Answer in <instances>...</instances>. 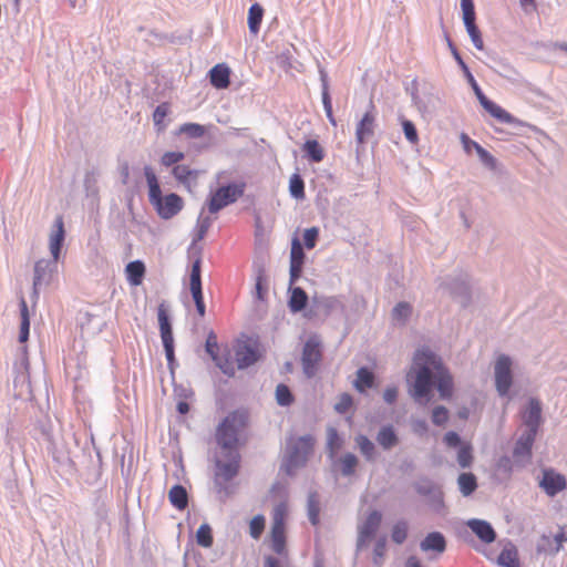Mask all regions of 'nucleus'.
Instances as JSON below:
<instances>
[{
    "instance_id": "obj_5",
    "label": "nucleus",
    "mask_w": 567,
    "mask_h": 567,
    "mask_svg": "<svg viewBox=\"0 0 567 567\" xmlns=\"http://www.w3.org/2000/svg\"><path fill=\"white\" fill-rule=\"evenodd\" d=\"M315 447V437L310 434L290 439L281 463V471L293 476L299 468L307 465Z\"/></svg>"
},
{
    "instance_id": "obj_38",
    "label": "nucleus",
    "mask_w": 567,
    "mask_h": 567,
    "mask_svg": "<svg viewBox=\"0 0 567 567\" xmlns=\"http://www.w3.org/2000/svg\"><path fill=\"white\" fill-rule=\"evenodd\" d=\"M497 563L502 567H519L516 547L512 544L505 546L498 555Z\"/></svg>"
},
{
    "instance_id": "obj_30",
    "label": "nucleus",
    "mask_w": 567,
    "mask_h": 567,
    "mask_svg": "<svg viewBox=\"0 0 567 567\" xmlns=\"http://www.w3.org/2000/svg\"><path fill=\"white\" fill-rule=\"evenodd\" d=\"M168 501L176 509L184 511L189 501L187 489L181 484L173 485L168 492Z\"/></svg>"
},
{
    "instance_id": "obj_32",
    "label": "nucleus",
    "mask_w": 567,
    "mask_h": 567,
    "mask_svg": "<svg viewBox=\"0 0 567 567\" xmlns=\"http://www.w3.org/2000/svg\"><path fill=\"white\" fill-rule=\"evenodd\" d=\"M289 291L288 307L290 311L293 313L302 311L308 305V295L301 287L290 288Z\"/></svg>"
},
{
    "instance_id": "obj_47",
    "label": "nucleus",
    "mask_w": 567,
    "mask_h": 567,
    "mask_svg": "<svg viewBox=\"0 0 567 567\" xmlns=\"http://www.w3.org/2000/svg\"><path fill=\"white\" fill-rule=\"evenodd\" d=\"M173 176L182 184L188 185L190 179L197 177V172L186 165H175L172 169Z\"/></svg>"
},
{
    "instance_id": "obj_8",
    "label": "nucleus",
    "mask_w": 567,
    "mask_h": 567,
    "mask_svg": "<svg viewBox=\"0 0 567 567\" xmlns=\"http://www.w3.org/2000/svg\"><path fill=\"white\" fill-rule=\"evenodd\" d=\"M157 319L167 365L173 371L176 364L173 328L168 310L164 302L157 308Z\"/></svg>"
},
{
    "instance_id": "obj_44",
    "label": "nucleus",
    "mask_w": 567,
    "mask_h": 567,
    "mask_svg": "<svg viewBox=\"0 0 567 567\" xmlns=\"http://www.w3.org/2000/svg\"><path fill=\"white\" fill-rule=\"evenodd\" d=\"M412 310L413 308L409 302L400 301L392 310V318L396 323L404 326L410 319Z\"/></svg>"
},
{
    "instance_id": "obj_26",
    "label": "nucleus",
    "mask_w": 567,
    "mask_h": 567,
    "mask_svg": "<svg viewBox=\"0 0 567 567\" xmlns=\"http://www.w3.org/2000/svg\"><path fill=\"white\" fill-rule=\"evenodd\" d=\"M420 548L425 553L442 554L446 549L445 536L441 532H431L421 540Z\"/></svg>"
},
{
    "instance_id": "obj_33",
    "label": "nucleus",
    "mask_w": 567,
    "mask_h": 567,
    "mask_svg": "<svg viewBox=\"0 0 567 567\" xmlns=\"http://www.w3.org/2000/svg\"><path fill=\"white\" fill-rule=\"evenodd\" d=\"M532 457L533 447L516 441L513 449V458L515 465L523 468L530 463Z\"/></svg>"
},
{
    "instance_id": "obj_25",
    "label": "nucleus",
    "mask_w": 567,
    "mask_h": 567,
    "mask_svg": "<svg viewBox=\"0 0 567 567\" xmlns=\"http://www.w3.org/2000/svg\"><path fill=\"white\" fill-rule=\"evenodd\" d=\"M236 361L238 369H247L255 364L259 359V353L255 347L249 343H243L236 349Z\"/></svg>"
},
{
    "instance_id": "obj_4",
    "label": "nucleus",
    "mask_w": 567,
    "mask_h": 567,
    "mask_svg": "<svg viewBox=\"0 0 567 567\" xmlns=\"http://www.w3.org/2000/svg\"><path fill=\"white\" fill-rule=\"evenodd\" d=\"M240 470V454L238 450L221 452L215 458L214 491L221 502H225L233 489L229 483L238 475Z\"/></svg>"
},
{
    "instance_id": "obj_64",
    "label": "nucleus",
    "mask_w": 567,
    "mask_h": 567,
    "mask_svg": "<svg viewBox=\"0 0 567 567\" xmlns=\"http://www.w3.org/2000/svg\"><path fill=\"white\" fill-rule=\"evenodd\" d=\"M185 157V154L183 152H166L162 156V164L164 166H175L178 162L183 161Z\"/></svg>"
},
{
    "instance_id": "obj_10",
    "label": "nucleus",
    "mask_w": 567,
    "mask_h": 567,
    "mask_svg": "<svg viewBox=\"0 0 567 567\" xmlns=\"http://www.w3.org/2000/svg\"><path fill=\"white\" fill-rule=\"evenodd\" d=\"M58 272V261L52 259H40L35 262L33 269L32 297L38 298L40 290L47 288L53 276Z\"/></svg>"
},
{
    "instance_id": "obj_6",
    "label": "nucleus",
    "mask_w": 567,
    "mask_h": 567,
    "mask_svg": "<svg viewBox=\"0 0 567 567\" xmlns=\"http://www.w3.org/2000/svg\"><path fill=\"white\" fill-rule=\"evenodd\" d=\"M247 425V414L234 411L226 415L216 430V443L221 452L238 450L239 435Z\"/></svg>"
},
{
    "instance_id": "obj_15",
    "label": "nucleus",
    "mask_w": 567,
    "mask_h": 567,
    "mask_svg": "<svg viewBox=\"0 0 567 567\" xmlns=\"http://www.w3.org/2000/svg\"><path fill=\"white\" fill-rule=\"evenodd\" d=\"M487 66L512 84L522 85L525 82L523 75L505 59L493 56Z\"/></svg>"
},
{
    "instance_id": "obj_9",
    "label": "nucleus",
    "mask_w": 567,
    "mask_h": 567,
    "mask_svg": "<svg viewBox=\"0 0 567 567\" xmlns=\"http://www.w3.org/2000/svg\"><path fill=\"white\" fill-rule=\"evenodd\" d=\"M321 360L322 351L319 338L317 336L309 337L301 353L302 371L308 379L317 374Z\"/></svg>"
},
{
    "instance_id": "obj_54",
    "label": "nucleus",
    "mask_w": 567,
    "mask_h": 567,
    "mask_svg": "<svg viewBox=\"0 0 567 567\" xmlns=\"http://www.w3.org/2000/svg\"><path fill=\"white\" fill-rule=\"evenodd\" d=\"M457 463L462 468H468L473 463L472 446L463 444L457 452Z\"/></svg>"
},
{
    "instance_id": "obj_20",
    "label": "nucleus",
    "mask_w": 567,
    "mask_h": 567,
    "mask_svg": "<svg viewBox=\"0 0 567 567\" xmlns=\"http://www.w3.org/2000/svg\"><path fill=\"white\" fill-rule=\"evenodd\" d=\"M65 239L64 221L62 216L54 220V230L50 235V252L55 261L60 260Z\"/></svg>"
},
{
    "instance_id": "obj_12",
    "label": "nucleus",
    "mask_w": 567,
    "mask_h": 567,
    "mask_svg": "<svg viewBox=\"0 0 567 567\" xmlns=\"http://www.w3.org/2000/svg\"><path fill=\"white\" fill-rule=\"evenodd\" d=\"M189 291L199 317H205L206 306L202 285V258L198 256L192 264L189 274Z\"/></svg>"
},
{
    "instance_id": "obj_3",
    "label": "nucleus",
    "mask_w": 567,
    "mask_h": 567,
    "mask_svg": "<svg viewBox=\"0 0 567 567\" xmlns=\"http://www.w3.org/2000/svg\"><path fill=\"white\" fill-rule=\"evenodd\" d=\"M144 176L148 186V200L163 219L176 216L184 206L183 198L176 193L162 194L159 182L151 166L144 167Z\"/></svg>"
},
{
    "instance_id": "obj_59",
    "label": "nucleus",
    "mask_w": 567,
    "mask_h": 567,
    "mask_svg": "<svg viewBox=\"0 0 567 567\" xmlns=\"http://www.w3.org/2000/svg\"><path fill=\"white\" fill-rule=\"evenodd\" d=\"M431 420L436 426L445 425L449 421V410L444 405L435 406L432 411Z\"/></svg>"
},
{
    "instance_id": "obj_35",
    "label": "nucleus",
    "mask_w": 567,
    "mask_h": 567,
    "mask_svg": "<svg viewBox=\"0 0 567 567\" xmlns=\"http://www.w3.org/2000/svg\"><path fill=\"white\" fill-rule=\"evenodd\" d=\"M320 74H321V89H322L321 97H322L323 109H324V112H326V115H327V118L329 120V122L336 126L337 122H336V118H334L333 112H332V101H331V96L329 93L327 74L323 73L322 71L320 72Z\"/></svg>"
},
{
    "instance_id": "obj_60",
    "label": "nucleus",
    "mask_w": 567,
    "mask_h": 567,
    "mask_svg": "<svg viewBox=\"0 0 567 567\" xmlns=\"http://www.w3.org/2000/svg\"><path fill=\"white\" fill-rule=\"evenodd\" d=\"M481 163L491 171H496L497 159L484 147L476 152Z\"/></svg>"
},
{
    "instance_id": "obj_50",
    "label": "nucleus",
    "mask_w": 567,
    "mask_h": 567,
    "mask_svg": "<svg viewBox=\"0 0 567 567\" xmlns=\"http://www.w3.org/2000/svg\"><path fill=\"white\" fill-rule=\"evenodd\" d=\"M290 195L296 199L305 198V182L299 174H293L289 181Z\"/></svg>"
},
{
    "instance_id": "obj_61",
    "label": "nucleus",
    "mask_w": 567,
    "mask_h": 567,
    "mask_svg": "<svg viewBox=\"0 0 567 567\" xmlns=\"http://www.w3.org/2000/svg\"><path fill=\"white\" fill-rule=\"evenodd\" d=\"M319 233L320 230L318 227H310L303 231V246L307 249H313L316 247Z\"/></svg>"
},
{
    "instance_id": "obj_11",
    "label": "nucleus",
    "mask_w": 567,
    "mask_h": 567,
    "mask_svg": "<svg viewBox=\"0 0 567 567\" xmlns=\"http://www.w3.org/2000/svg\"><path fill=\"white\" fill-rule=\"evenodd\" d=\"M495 388L501 396H506L513 384L512 359L506 354H501L494 367Z\"/></svg>"
},
{
    "instance_id": "obj_24",
    "label": "nucleus",
    "mask_w": 567,
    "mask_h": 567,
    "mask_svg": "<svg viewBox=\"0 0 567 567\" xmlns=\"http://www.w3.org/2000/svg\"><path fill=\"white\" fill-rule=\"evenodd\" d=\"M523 423L525 427L535 429L539 431L543 417H542V404L535 399L530 398L523 415Z\"/></svg>"
},
{
    "instance_id": "obj_23",
    "label": "nucleus",
    "mask_w": 567,
    "mask_h": 567,
    "mask_svg": "<svg viewBox=\"0 0 567 567\" xmlns=\"http://www.w3.org/2000/svg\"><path fill=\"white\" fill-rule=\"evenodd\" d=\"M446 285L451 295H453V297L456 298L463 307L467 306L471 299L470 284L467 277L460 275L458 277L452 279Z\"/></svg>"
},
{
    "instance_id": "obj_27",
    "label": "nucleus",
    "mask_w": 567,
    "mask_h": 567,
    "mask_svg": "<svg viewBox=\"0 0 567 567\" xmlns=\"http://www.w3.org/2000/svg\"><path fill=\"white\" fill-rule=\"evenodd\" d=\"M375 440L378 444L385 451L392 450L400 442L399 435L391 424L381 426Z\"/></svg>"
},
{
    "instance_id": "obj_45",
    "label": "nucleus",
    "mask_w": 567,
    "mask_h": 567,
    "mask_svg": "<svg viewBox=\"0 0 567 567\" xmlns=\"http://www.w3.org/2000/svg\"><path fill=\"white\" fill-rule=\"evenodd\" d=\"M374 381L373 373L365 367L358 369L357 380L354 386L358 391L362 392L365 389L372 388Z\"/></svg>"
},
{
    "instance_id": "obj_7",
    "label": "nucleus",
    "mask_w": 567,
    "mask_h": 567,
    "mask_svg": "<svg viewBox=\"0 0 567 567\" xmlns=\"http://www.w3.org/2000/svg\"><path fill=\"white\" fill-rule=\"evenodd\" d=\"M246 189V183L233 182L219 186L214 193L210 194L207 200V208L210 214H217L228 205L234 204L240 198Z\"/></svg>"
},
{
    "instance_id": "obj_1",
    "label": "nucleus",
    "mask_w": 567,
    "mask_h": 567,
    "mask_svg": "<svg viewBox=\"0 0 567 567\" xmlns=\"http://www.w3.org/2000/svg\"><path fill=\"white\" fill-rule=\"evenodd\" d=\"M409 394L419 405H427L435 388L440 398L449 400L453 393V378L441 359L430 349H417L413 358V371L408 373Z\"/></svg>"
},
{
    "instance_id": "obj_55",
    "label": "nucleus",
    "mask_w": 567,
    "mask_h": 567,
    "mask_svg": "<svg viewBox=\"0 0 567 567\" xmlns=\"http://www.w3.org/2000/svg\"><path fill=\"white\" fill-rule=\"evenodd\" d=\"M266 519L264 515H256L249 523V534L254 539H259L264 533Z\"/></svg>"
},
{
    "instance_id": "obj_58",
    "label": "nucleus",
    "mask_w": 567,
    "mask_h": 567,
    "mask_svg": "<svg viewBox=\"0 0 567 567\" xmlns=\"http://www.w3.org/2000/svg\"><path fill=\"white\" fill-rule=\"evenodd\" d=\"M401 125H402V130H403L405 138L410 143L416 144L419 142V134H417V130H416L414 123L410 120L402 118Z\"/></svg>"
},
{
    "instance_id": "obj_2",
    "label": "nucleus",
    "mask_w": 567,
    "mask_h": 567,
    "mask_svg": "<svg viewBox=\"0 0 567 567\" xmlns=\"http://www.w3.org/2000/svg\"><path fill=\"white\" fill-rule=\"evenodd\" d=\"M446 37L449 49L451 50V53L456 61L457 65L461 68L464 78L466 79L467 83L472 87L476 99L478 100L482 107L494 118H496L499 123L503 124H514L516 122V118L514 115H512L509 112L504 110L502 106L489 100L484 92L482 91L481 86L478 85L477 81L475 80L474 75L472 74L470 68L461 56L457 48L454 45V43L451 41L449 35Z\"/></svg>"
},
{
    "instance_id": "obj_63",
    "label": "nucleus",
    "mask_w": 567,
    "mask_h": 567,
    "mask_svg": "<svg viewBox=\"0 0 567 567\" xmlns=\"http://www.w3.org/2000/svg\"><path fill=\"white\" fill-rule=\"evenodd\" d=\"M205 351L212 360H216L215 357L218 354V342L214 331H210L207 336L205 342Z\"/></svg>"
},
{
    "instance_id": "obj_36",
    "label": "nucleus",
    "mask_w": 567,
    "mask_h": 567,
    "mask_svg": "<svg viewBox=\"0 0 567 567\" xmlns=\"http://www.w3.org/2000/svg\"><path fill=\"white\" fill-rule=\"evenodd\" d=\"M20 331H19V342L24 343L28 341L30 336V316L29 309L25 300L23 298L20 299Z\"/></svg>"
},
{
    "instance_id": "obj_31",
    "label": "nucleus",
    "mask_w": 567,
    "mask_h": 567,
    "mask_svg": "<svg viewBox=\"0 0 567 567\" xmlns=\"http://www.w3.org/2000/svg\"><path fill=\"white\" fill-rule=\"evenodd\" d=\"M354 442L367 462H375L378 455L377 447L375 444L367 435L358 434L354 437Z\"/></svg>"
},
{
    "instance_id": "obj_48",
    "label": "nucleus",
    "mask_w": 567,
    "mask_h": 567,
    "mask_svg": "<svg viewBox=\"0 0 567 567\" xmlns=\"http://www.w3.org/2000/svg\"><path fill=\"white\" fill-rule=\"evenodd\" d=\"M196 542L204 548L212 547L214 543L213 530L209 524L204 523L199 526L196 533Z\"/></svg>"
},
{
    "instance_id": "obj_51",
    "label": "nucleus",
    "mask_w": 567,
    "mask_h": 567,
    "mask_svg": "<svg viewBox=\"0 0 567 567\" xmlns=\"http://www.w3.org/2000/svg\"><path fill=\"white\" fill-rule=\"evenodd\" d=\"M408 523L403 519L396 522L392 527L391 538L392 540L401 545L403 544L408 538Z\"/></svg>"
},
{
    "instance_id": "obj_14",
    "label": "nucleus",
    "mask_w": 567,
    "mask_h": 567,
    "mask_svg": "<svg viewBox=\"0 0 567 567\" xmlns=\"http://www.w3.org/2000/svg\"><path fill=\"white\" fill-rule=\"evenodd\" d=\"M381 522L382 514L379 511L374 509L369 513L364 522L358 527V549H361L367 542L374 537L381 525Z\"/></svg>"
},
{
    "instance_id": "obj_42",
    "label": "nucleus",
    "mask_w": 567,
    "mask_h": 567,
    "mask_svg": "<svg viewBox=\"0 0 567 567\" xmlns=\"http://www.w3.org/2000/svg\"><path fill=\"white\" fill-rule=\"evenodd\" d=\"M339 464L342 476L349 477L354 474L359 458L355 454L349 452L339 458Z\"/></svg>"
},
{
    "instance_id": "obj_21",
    "label": "nucleus",
    "mask_w": 567,
    "mask_h": 567,
    "mask_svg": "<svg viewBox=\"0 0 567 567\" xmlns=\"http://www.w3.org/2000/svg\"><path fill=\"white\" fill-rule=\"evenodd\" d=\"M230 68L226 63H218L208 72L209 83L217 90H226L230 85Z\"/></svg>"
},
{
    "instance_id": "obj_56",
    "label": "nucleus",
    "mask_w": 567,
    "mask_h": 567,
    "mask_svg": "<svg viewBox=\"0 0 567 567\" xmlns=\"http://www.w3.org/2000/svg\"><path fill=\"white\" fill-rule=\"evenodd\" d=\"M179 132L190 138H200L204 136L206 130L204 125L197 123H185L181 126Z\"/></svg>"
},
{
    "instance_id": "obj_17",
    "label": "nucleus",
    "mask_w": 567,
    "mask_h": 567,
    "mask_svg": "<svg viewBox=\"0 0 567 567\" xmlns=\"http://www.w3.org/2000/svg\"><path fill=\"white\" fill-rule=\"evenodd\" d=\"M413 487L419 495L427 496L437 512L444 506L443 493L431 480L422 477L413 484Z\"/></svg>"
},
{
    "instance_id": "obj_22",
    "label": "nucleus",
    "mask_w": 567,
    "mask_h": 567,
    "mask_svg": "<svg viewBox=\"0 0 567 567\" xmlns=\"http://www.w3.org/2000/svg\"><path fill=\"white\" fill-rule=\"evenodd\" d=\"M466 525L485 544H491L496 539V532L487 520L471 518Z\"/></svg>"
},
{
    "instance_id": "obj_62",
    "label": "nucleus",
    "mask_w": 567,
    "mask_h": 567,
    "mask_svg": "<svg viewBox=\"0 0 567 567\" xmlns=\"http://www.w3.org/2000/svg\"><path fill=\"white\" fill-rule=\"evenodd\" d=\"M386 549V538L384 536L379 537L375 542L374 548H373V563L374 565H380L381 560L383 559L385 555Z\"/></svg>"
},
{
    "instance_id": "obj_39",
    "label": "nucleus",
    "mask_w": 567,
    "mask_h": 567,
    "mask_svg": "<svg viewBox=\"0 0 567 567\" xmlns=\"http://www.w3.org/2000/svg\"><path fill=\"white\" fill-rule=\"evenodd\" d=\"M264 18V8L259 3H252L248 10V28L250 33L257 34Z\"/></svg>"
},
{
    "instance_id": "obj_57",
    "label": "nucleus",
    "mask_w": 567,
    "mask_h": 567,
    "mask_svg": "<svg viewBox=\"0 0 567 567\" xmlns=\"http://www.w3.org/2000/svg\"><path fill=\"white\" fill-rule=\"evenodd\" d=\"M216 360H213L217 368L221 370L228 377H233L235 374V369L233 362L230 360L229 352L225 355H219V353L215 357Z\"/></svg>"
},
{
    "instance_id": "obj_18",
    "label": "nucleus",
    "mask_w": 567,
    "mask_h": 567,
    "mask_svg": "<svg viewBox=\"0 0 567 567\" xmlns=\"http://www.w3.org/2000/svg\"><path fill=\"white\" fill-rule=\"evenodd\" d=\"M461 10H462V20H463L464 27L466 29L468 37L471 38L473 45L477 50H483L484 41L482 38L481 30L476 24L475 7L461 9Z\"/></svg>"
},
{
    "instance_id": "obj_19",
    "label": "nucleus",
    "mask_w": 567,
    "mask_h": 567,
    "mask_svg": "<svg viewBox=\"0 0 567 567\" xmlns=\"http://www.w3.org/2000/svg\"><path fill=\"white\" fill-rule=\"evenodd\" d=\"M47 436L48 446L47 450L52 456L53 461L60 466H72L73 462L70 456L69 450L65 445L56 440L53 435L44 433Z\"/></svg>"
},
{
    "instance_id": "obj_29",
    "label": "nucleus",
    "mask_w": 567,
    "mask_h": 567,
    "mask_svg": "<svg viewBox=\"0 0 567 567\" xmlns=\"http://www.w3.org/2000/svg\"><path fill=\"white\" fill-rule=\"evenodd\" d=\"M146 267L142 260H133L125 266L126 279L131 286H140L143 282Z\"/></svg>"
},
{
    "instance_id": "obj_46",
    "label": "nucleus",
    "mask_w": 567,
    "mask_h": 567,
    "mask_svg": "<svg viewBox=\"0 0 567 567\" xmlns=\"http://www.w3.org/2000/svg\"><path fill=\"white\" fill-rule=\"evenodd\" d=\"M305 259L303 246L297 237H293L291 241L290 265L303 268Z\"/></svg>"
},
{
    "instance_id": "obj_13",
    "label": "nucleus",
    "mask_w": 567,
    "mask_h": 567,
    "mask_svg": "<svg viewBox=\"0 0 567 567\" xmlns=\"http://www.w3.org/2000/svg\"><path fill=\"white\" fill-rule=\"evenodd\" d=\"M539 487L549 497H555L557 494L566 489L567 480L565 475L558 473L551 467H545L542 471V478L538 483Z\"/></svg>"
},
{
    "instance_id": "obj_53",
    "label": "nucleus",
    "mask_w": 567,
    "mask_h": 567,
    "mask_svg": "<svg viewBox=\"0 0 567 567\" xmlns=\"http://www.w3.org/2000/svg\"><path fill=\"white\" fill-rule=\"evenodd\" d=\"M169 113V104L168 103H161L156 106V109L153 112V121L155 126L158 127V130H163L166 127V124L164 122L165 117Z\"/></svg>"
},
{
    "instance_id": "obj_16",
    "label": "nucleus",
    "mask_w": 567,
    "mask_h": 567,
    "mask_svg": "<svg viewBox=\"0 0 567 567\" xmlns=\"http://www.w3.org/2000/svg\"><path fill=\"white\" fill-rule=\"evenodd\" d=\"M374 105L372 102L369 104V110L363 114L355 127V141L359 145L365 144L375 131V115L373 113Z\"/></svg>"
},
{
    "instance_id": "obj_52",
    "label": "nucleus",
    "mask_w": 567,
    "mask_h": 567,
    "mask_svg": "<svg viewBox=\"0 0 567 567\" xmlns=\"http://www.w3.org/2000/svg\"><path fill=\"white\" fill-rule=\"evenodd\" d=\"M313 303L318 309H322L326 315H329L339 306V300L336 297L316 296L313 297Z\"/></svg>"
},
{
    "instance_id": "obj_41",
    "label": "nucleus",
    "mask_w": 567,
    "mask_h": 567,
    "mask_svg": "<svg viewBox=\"0 0 567 567\" xmlns=\"http://www.w3.org/2000/svg\"><path fill=\"white\" fill-rule=\"evenodd\" d=\"M214 221V218H212L210 216H205L204 215V208L202 209L199 216H198V219H197V225H196V233H195V236L193 238V243H192V246H195V244L197 241H200L205 238L208 229L210 228L212 224Z\"/></svg>"
},
{
    "instance_id": "obj_28",
    "label": "nucleus",
    "mask_w": 567,
    "mask_h": 567,
    "mask_svg": "<svg viewBox=\"0 0 567 567\" xmlns=\"http://www.w3.org/2000/svg\"><path fill=\"white\" fill-rule=\"evenodd\" d=\"M271 548L278 555L284 554L286 549L285 525L282 519L277 517L271 527Z\"/></svg>"
},
{
    "instance_id": "obj_34",
    "label": "nucleus",
    "mask_w": 567,
    "mask_h": 567,
    "mask_svg": "<svg viewBox=\"0 0 567 567\" xmlns=\"http://www.w3.org/2000/svg\"><path fill=\"white\" fill-rule=\"evenodd\" d=\"M457 486L464 497L471 496L477 488V478L471 472H463L457 477Z\"/></svg>"
},
{
    "instance_id": "obj_40",
    "label": "nucleus",
    "mask_w": 567,
    "mask_h": 567,
    "mask_svg": "<svg viewBox=\"0 0 567 567\" xmlns=\"http://www.w3.org/2000/svg\"><path fill=\"white\" fill-rule=\"evenodd\" d=\"M307 513L311 525L319 524L320 501L317 492H310L307 498Z\"/></svg>"
},
{
    "instance_id": "obj_37",
    "label": "nucleus",
    "mask_w": 567,
    "mask_h": 567,
    "mask_svg": "<svg viewBox=\"0 0 567 567\" xmlns=\"http://www.w3.org/2000/svg\"><path fill=\"white\" fill-rule=\"evenodd\" d=\"M305 156L311 163H320L324 157V152L317 140H307L302 145Z\"/></svg>"
},
{
    "instance_id": "obj_49",
    "label": "nucleus",
    "mask_w": 567,
    "mask_h": 567,
    "mask_svg": "<svg viewBox=\"0 0 567 567\" xmlns=\"http://www.w3.org/2000/svg\"><path fill=\"white\" fill-rule=\"evenodd\" d=\"M295 398L290 388L280 383L276 388V401L280 406H289L292 404Z\"/></svg>"
},
{
    "instance_id": "obj_43",
    "label": "nucleus",
    "mask_w": 567,
    "mask_h": 567,
    "mask_svg": "<svg viewBox=\"0 0 567 567\" xmlns=\"http://www.w3.org/2000/svg\"><path fill=\"white\" fill-rule=\"evenodd\" d=\"M343 440L339 435L337 429L330 426L327 430V450L329 452L330 458H333L336 453L342 447Z\"/></svg>"
}]
</instances>
